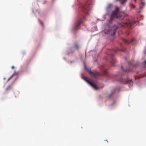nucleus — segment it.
I'll return each instance as SVG.
<instances>
[{
  "instance_id": "1",
  "label": "nucleus",
  "mask_w": 146,
  "mask_h": 146,
  "mask_svg": "<svg viewBox=\"0 0 146 146\" xmlns=\"http://www.w3.org/2000/svg\"><path fill=\"white\" fill-rule=\"evenodd\" d=\"M92 3L91 1L89 0L86 4L81 5L80 9L83 13V15H81L79 16L78 20L75 23L74 26L75 29H79L80 25L84 23L85 19L84 14L87 15L89 14V11L91 7Z\"/></svg>"
},
{
  "instance_id": "2",
  "label": "nucleus",
  "mask_w": 146,
  "mask_h": 146,
  "mask_svg": "<svg viewBox=\"0 0 146 146\" xmlns=\"http://www.w3.org/2000/svg\"><path fill=\"white\" fill-rule=\"evenodd\" d=\"M121 17V15H120L118 16L117 11H113L111 14L110 18L108 20V21L109 23H111L115 18L118 19L120 18Z\"/></svg>"
},
{
  "instance_id": "3",
  "label": "nucleus",
  "mask_w": 146,
  "mask_h": 146,
  "mask_svg": "<svg viewBox=\"0 0 146 146\" xmlns=\"http://www.w3.org/2000/svg\"><path fill=\"white\" fill-rule=\"evenodd\" d=\"M117 27L116 26H114L111 28L110 30L108 31L106 33V31H105V33H106L110 34L111 36H113L115 34L116 30L117 29Z\"/></svg>"
},
{
  "instance_id": "4",
  "label": "nucleus",
  "mask_w": 146,
  "mask_h": 146,
  "mask_svg": "<svg viewBox=\"0 0 146 146\" xmlns=\"http://www.w3.org/2000/svg\"><path fill=\"white\" fill-rule=\"evenodd\" d=\"M118 80L120 81L122 83L124 84H130L131 83H132L131 80H125L123 78H121Z\"/></svg>"
},
{
  "instance_id": "5",
  "label": "nucleus",
  "mask_w": 146,
  "mask_h": 146,
  "mask_svg": "<svg viewBox=\"0 0 146 146\" xmlns=\"http://www.w3.org/2000/svg\"><path fill=\"white\" fill-rule=\"evenodd\" d=\"M122 26L124 27H128L129 28H131V24L130 22H125L122 24Z\"/></svg>"
},
{
  "instance_id": "6",
  "label": "nucleus",
  "mask_w": 146,
  "mask_h": 146,
  "mask_svg": "<svg viewBox=\"0 0 146 146\" xmlns=\"http://www.w3.org/2000/svg\"><path fill=\"white\" fill-rule=\"evenodd\" d=\"M85 80L91 86L93 87L96 90H97L99 88H98L96 86L92 83L90 81L87 80Z\"/></svg>"
},
{
  "instance_id": "7",
  "label": "nucleus",
  "mask_w": 146,
  "mask_h": 146,
  "mask_svg": "<svg viewBox=\"0 0 146 146\" xmlns=\"http://www.w3.org/2000/svg\"><path fill=\"white\" fill-rule=\"evenodd\" d=\"M110 62L112 66H114L116 63V61L114 58H112L111 59Z\"/></svg>"
},
{
  "instance_id": "8",
  "label": "nucleus",
  "mask_w": 146,
  "mask_h": 146,
  "mask_svg": "<svg viewBox=\"0 0 146 146\" xmlns=\"http://www.w3.org/2000/svg\"><path fill=\"white\" fill-rule=\"evenodd\" d=\"M90 75L92 76L94 78H95L96 77L97 74L96 73H93L91 71H90Z\"/></svg>"
},
{
  "instance_id": "9",
  "label": "nucleus",
  "mask_w": 146,
  "mask_h": 146,
  "mask_svg": "<svg viewBox=\"0 0 146 146\" xmlns=\"http://www.w3.org/2000/svg\"><path fill=\"white\" fill-rule=\"evenodd\" d=\"M121 68L123 70V72H129L130 71H131L132 70L130 69V68H126L125 69L123 68V67L122 66H121Z\"/></svg>"
},
{
  "instance_id": "10",
  "label": "nucleus",
  "mask_w": 146,
  "mask_h": 146,
  "mask_svg": "<svg viewBox=\"0 0 146 146\" xmlns=\"http://www.w3.org/2000/svg\"><path fill=\"white\" fill-rule=\"evenodd\" d=\"M119 0H115V1H117ZM122 1L121 2V4H124L125 2L127 1V0H122Z\"/></svg>"
},
{
  "instance_id": "11",
  "label": "nucleus",
  "mask_w": 146,
  "mask_h": 146,
  "mask_svg": "<svg viewBox=\"0 0 146 146\" xmlns=\"http://www.w3.org/2000/svg\"><path fill=\"white\" fill-rule=\"evenodd\" d=\"M74 48L77 49H78L79 48V45L78 44H75Z\"/></svg>"
},
{
  "instance_id": "12",
  "label": "nucleus",
  "mask_w": 146,
  "mask_h": 146,
  "mask_svg": "<svg viewBox=\"0 0 146 146\" xmlns=\"http://www.w3.org/2000/svg\"><path fill=\"white\" fill-rule=\"evenodd\" d=\"M17 73H16L15 72L12 74V75L10 77V78H12L14 76L16 75H17Z\"/></svg>"
},
{
  "instance_id": "13",
  "label": "nucleus",
  "mask_w": 146,
  "mask_h": 146,
  "mask_svg": "<svg viewBox=\"0 0 146 146\" xmlns=\"http://www.w3.org/2000/svg\"><path fill=\"white\" fill-rule=\"evenodd\" d=\"M11 88V86H8L6 89V91H7L9 90H10Z\"/></svg>"
},
{
  "instance_id": "14",
  "label": "nucleus",
  "mask_w": 146,
  "mask_h": 146,
  "mask_svg": "<svg viewBox=\"0 0 146 146\" xmlns=\"http://www.w3.org/2000/svg\"><path fill=\"white\" fill-rule=\"evenodd\" d=\"M124 42H125L126 43H127V44H129L130 43L129 42V41H128V40H126V39H124Z\"/></svg>"
},
{
  "instance_id": "15",
  "label": "nucleus",
  "mask_w": 146,
  "mask_h": 146,
  "mask_svg": "<svg viewBox=\"0 0 146 146\" xmlns=\"http://www.w3.org/2000/svg\"><path fill=\"white\" fill-rule=\"evenodd\" d=\"M130 5L131 7L133 8L135 7V6L132 4L130 3Z\"/></svg>"
},
{
  "instance_id": "16",
  "label": "nucleus",
  "mask_w": 146,
  "mask_h": 146,
  "mask_svg": "<svg viewBox=\"0 0 146 146\" xmlns=\"http://www.w3.org/2000/svg\"><path fill=\"white\" fill-rule=\"evenodd\" d=\"M39 21L41 25H43V24L41 21L39 20Z\"/></svg>"
},
{
  "instance_id": "17",
  "label": "nucleus",
  "mask_w": 146,
  "mask_h": 146,
  "mask_svg": "<svg viewBox=\"0 0 146 146\" xmlns=\"http://www.w3.org/2000/svg\"><path fill=\"white\" fill-rule=\"evenodd\" d=\"M141 4L143 5H145V3L144 2H142Z\"/></svg>"
},
{
  "instance_id": "18",
  "label": "nucleus",
  "mask_w": 146,
  "mask_h": 146,
  "mask_svg": "<svg viewBox=\"0 0 146 146\" xmlns=\"http://www.w3.org/2000/svg\"><path fill=\"white\" fill-rule=\"evenodd\" d=\"M113 94V92L111 93V94H110V95L109 96V97H110L111 96V95H112Z\"/></svg>"
},
{
  "instance_id": "19",
  "label": "nucleus",
  "mask_w": 146,
  "mask_h": 146,
  "mask_svg": "<svg viewBox=\"0 0 146 146\" xmlns=\"http://www.w3.org/2000/svg\"><path fill=\"white\" fill-rule=\"evenodd\" d=\"M104 74H106V70H104Z\"/></svg>"
},
{
  "instance_id": "20",
  "label": "nucleus",
  "mask_w": 146,
  "mask_h": 146,
  "mask_svg": "<svg viewBox=\"0 0 146 146\" xmlns=\"http://www.w3.org/2000/svg\"><path fill=\"white\" fill-rule=\"evenodd\" d=\"M144 64H145L146 66V60L144 62Z\"/></svg>"
},
{
  "instance_id": "21",
  "label": "nucleus",
  "mask_w": 146,
  "mask_h": 146,
  "mask_svg": "<svg viewBox=\"0 0 146 146\" xmlns=\"http://www.w3.org/2000/svg\"><path fill=\"white\" fill-rule=\"evenodd\" d=\"M116 10L118 11L119 9L118 7H116Z\"/></svg>"
},
{
  "instance_id": "22",
  "label": "nucleus",
  "mask_w": 146,
  "mask_h": 146,
  "mask_svg": "<svg viewBox=\"0 0 146 146\" xmlns=\"http://www.w3.org/2000/svg\"><path fill=\"white\" fill-rule=\"evenodd\" d=\"M14 66H13L11 67V68L13 69H14Z\"/></svg>"
},
{
  "instance_id": "23",
  "label": "nucleus",
  "mask_w": 146,
  "mask_h": 146,
  "mask_svg": "<svg viewBox=\"0 0 146 146\" xmlns=\"http://www.w3.org/2000/svg\"><path fill=\"white\" fill-rule=\"evenodd\" d=\"M134 41V40H131V41L130 42H133V41Z\"/></svg>"
},
{
  "instance_id": "24",
  "label": "nucleus",
  "mask_w": 146,
  "mask_h": 146,
  "mask_svg": "<svg viewBox=\"0 0 146 146\" xmlns=\"http://www.w3.org/2000/svg\"><path fill=\"white\" fill-rule=\"evenodd\" d=\"M11 78H10L8 80V81H9Z\"/></svg>"
},
{
  "instance_id": "25",
  "label": "nucleus",
  "mask_w": 146,
  "mask_h": 146,
  "mask_svg": "<svg viewBox=\"0 0 146 146\" xmlns=\"http://www.w3.org/2000/svg\"><path fill=\"white\" fill-rule=\"evenodd\" d=\"M11 78H10L8 80V81H9Z\"/></svg>"
},
{
  "instance_id": "26",
  "label": "nucleus",
  "mask_w": 146,
  "mask_h": 146,
  "mask_svg": "<svg viewBox=\"0 0 146 146\" xmlns=\"http://www.w3.org/2000/svg\"><path fill=\"white\" fill-rule=\"evenodd\" d=\"M113 54H112V55H111V57H113Z\"/></svg>"
},
{
  "instance_id": "27",
  "label": "nucleus",
  "mask_w": 146,
  "mask_h": 146,
  "mask_svg": "<svg viewBox=\"0 0 146 146\" xmlns=\"http://www.w3.org/2000/svg\"><path fill=\"white\" fill-rule=\"evenodd\" d=\"M133 1L135 2L136 1V0H133Z\"/></svg>"
},
{
  "instance_id": "28",
  "label": "nucleus",
  "mask_w": 146,
  "mask_h": 146,
  "mask_svg": "<svg viewBox=\"0 0 146 146\" xmlns=\"http://www.w3.org/2000/svg\"><path fill=\"white\" fill-rule=\"evenodd\" d=\"M117 50H119V49H118V48L117 49Z\"/></svg>"
}]
</instances>
